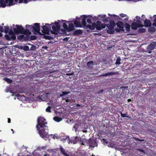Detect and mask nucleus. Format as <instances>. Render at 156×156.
<instances>
[{
  "label": "nucleus",
  "mask_w": 156,
  "mask_h": 156,
  "mask_svg": "<svg viewBox=\"0 0 156 156\" xmlns=\"http://www.w3.org/2000/svg\"><path fill=\"white\" fill-rule=\"evenodd\" d=\"M68 94V93L66 91H63L62 92V95H66L67 94Z\"/></svg>",
  "instance_id": "obj_59"
},
{
  "label": "nucleus",
  "mask_w": 156,
  "mask_h": 156,
  "mask_svg": "<svg viewBox=\"0 0 156 156\" xmlns=\"http://www.w3.org/2000/svg\"><path fill=\"white\" fill-rule=\"evenodd\" d=\"M51 24L52 25V28L53 30H51V33L53 34H57V32L59 31L61 28L58 23L56 22L52 23Z\"/></svg>",
  "instance_id": "obj_2"
},
{
  "label": "nucleus",
  "mask_w": 156,
  "mask_h": 156,
  "mask_svg": "<svg viewBox=\"0 0 156 156\" xmlns=\"http://www.w3.org/2000/svg\"><path fill=\"white\" fill-rule=\"evenodd\" d=\"M60 150L61 153L65 156H69V155L66 153L65 152V150L63 149L62 147H61L60 148Z\"/></svg>",
  "instance_id": "obj_23"
},
{
  "label": "nucleus",
  "mask_w": 156,
  "mask_h": 156,
  "mask_svg": "<svg viewBox=\"0 0 156 156\" xmlns=\"http://www.w3.org/2000/svg\"><path fill=\"white\" fill-rule=\"evenodd\" d=\"M91 17L90 16H87L85 15H83L79 19V20L80 21L81 20V24L84 27H86V20L87 19L88 17Z\"/></svg>",
  "instance_id": "obj_9"
},
{
  "label": "nucleus",
  "mask_w": 156,
  "mask_h": 156,
  "mask_svg": "<svg viewBox=\"0 0 156 156\" xmlns=\"http://www.w3.org/2000/svg\"><path fill=\"white\" fill-rule=\"evenodd\" d=\"M128 19L127 18H126L125 19H124V22H128Z\"/></svg>",
  "instance_id": "obj_58"
},
{
  "label": "nucleus",
  "mask_w": 156,
  "mask_h": 156,
  "mask_svg": "<svg viewBox=\"0 0 156 156\" xmlns=\"http://www.w3.org/2000/svg\"><path fill=\"white\" fill-rule=\"evenodd\" d=\"M37 39V37L34 35L30 37V39L31 40H34Z\"/></svg>",
  "instance_id": "obj_40"
},
{
  "label": "nucleus",
  "mask_w": 156,
  "mask_h": 156,
  "mask_svg": "<svg viewBox=\"0 0 156 156\" xmlns=\"http://www.w3.org/2000/svg\"><path fill=\"white\" fill-rule=\"evenodd\" d=\"M51 24L46 23L45 25L42 26V32L44 34H49L51 30Z\"/></svg>",
  "instance_id": "obj_3"
},
{
  "label": "nucleus",
  "mask_w": 156,
  "mask_h": 156,
  "mask_svg": "<svg viewBox=\"0 0 156 156\" xmlns=\"http://www.w3.org/2000/svg\"><path fill=\"white\" fill-rule=\"evenodd\" d=\"M141 22L139 20H137L136 22H133L131 24L132 28L134 30H136L138 27H143L144 25L141 24Z\"/></svg>",
  "instance_id": "obj_4"
},
{
  "label": "nucleus",
  "mask_w": 156,
  "mask_h": 156,
  "mask_svg": "<svg viewBox=\"0 0 156 156\" xmlns=\"http://www.w3.org/2000/svg\"><path fill=\"white\" fill-rule=\"evenodd\" d=\"M10 35H12L14 34L12 30H10L8 32Z\"/></svg>",
  "instance_id": "obj_43"
},
{
  "label": "nucleus",
  "mask_w": 156,
  "mask_h": 156,
  "mask_svg": "<svg viewBox=\"0 0 156 156\" xmlns=\"http://www.w3.org/2000/svg\"><path fill=\"white\" fill-rule=\"evenodd\" d=\"M154 22L153 23L152 25L153 26L156 27V19L155 20H154Z\"/></svg>",
  "instance_id": "obj_54"
},
{
  "label": "nucleus",
  "mask_w": 156,
  "mask_h": 156,
  "mask_svg": "<svg viewBox=\"0 0 156 156\" xmlns=\"http://www.w3.org/2000/svg\"><path fill=\"white\" fill-rule=\"evenodd\" d=\"M87 23L89 24H91V21L90 19H88L87 20Z\"/></svg>",
  "instance_id": "obj_51"
},
{
  "label": "nucleus",
  "mask_w": 156,
  "mask_h": 156,
  "mask_svg": "<svg viewBox=\"0 0 156 156\" xmlns=\"http://www.w3.org/2000/svg\"><path fill=\"white\" fill-rule=\"evenodd\" d=\"M94 65V62L93 61L88 62L87 63V66L88 69H92L93 68V66Z\"/></svg>",
  "instance_id": "obj_13"
},
{
  "label": "nucleus",
  "mask_w": 156,
  "mask_h": 156,
  "mask_svg": "<svg viewBox=\"0 0 156 156\" xmlns=\"http://www.w3.org/2000/svg\"><path fill=\"white\" fill-rule=\"evenodd\" d=\"M145 29L143 28H140L139 29V30L140 32H144L145 31Z\"/></svg>",
  "instance_id": "obj_48"
},
{
  "label": "nucleus",
  "mask_w": 156,
  "mask_h": 156,
  "mask_svg": "<svg viewBox=\"0 0 156 156\" xmlns=\"http://www.w3.org/2000/svg\"><path fill=\"white\" fill-rule=\"evenodd\" d=\"M106 27L108 28L107 30V32L108 34H112L114 33L115 31L114 30V27H111L106 25Z\"/></svg>",
  "instance_id": "obj_10"
},
{
  "label": "nucleus",
  "mask_w": 156,
  "mask_h": 156,
  "mask_svg": "<svg viewBox=\"0 0 156 156\" xmlns=\"http://www.w3.org/2000/svg\"><path fill=\"white\" fill-rule=\"evenodd\" d=\"M5 37L6 38V40H11L10 37L8 34H6L5 36Z\"/></svg>",
  "instance_id": "obj_38"
},
{
  "label": "nucleus",
  "mask_w": 156,
  "mask_h": 156,
  "mask_svg": "<svg viewBox=\"0 0 156 156\" xmlns=\"http://www.w3.org/2000/svg\"><path fill=\"white\" fill-rule=\"evenodd\" d=\"M106 26V24H101V29H104L105 28Z\"/></svg>",
  "instance_id": "obj_45"
},
{
  "label": "nucleus",
  "mask_w": 156,
  "mask_h": 156,
  "mask_svg": "<svg viewBox=\"0 0 156 156\" xmlns=\"http://www.w3.org/2000/svg\"><path fill=\"white\" fill-rule=\"evenodd\" d=\"M5 71L3 68H0V77H3L5 75Z\"/></svg>",
  "instance_id": "obj_21"
},
{
  "label": "nucleus",
  "mask_w": 156,
  "mask_h": 156,
  "mask_svg": "<svg viewBox=\"0 0 156 156\" xmlns=\"http://www.w3.org/2000/svg\"><path fill=\"white\" fill-rule=\"evenodd\" d=\"M44 37L46 39H48L49 40H52L53 39L52 37L48 35H45L44 36Z\"/></svg>",
  "instance_id": "obj_31"
},
{
  "label": "nucleus",
  "mask_w": 156,
  "mask_h": 156,
  "mask_svg": "<svg viewBox=\"0 0 156 156\" xmlns=\"http://www.w3.org/2000/svg\"><path fill=\"white\" fill-rule=\"evenodd\" d=\"M24 37V35H19L17 37V39L18 40L21 41H23V38Z\"/></svg>",
  "instance_id": "obj_30"
},
{
  "label": "nucleus",
  "mask_w": 156,
  "mask_h": 156,
  "mask_svg": "<svg viewBox=\"0 0 156 156\" xmlns=\"http://www.w3.org/2000/svg\"><path fill=\"white\" fill-rule=\"evenodd\" d=\"M34 25L33 31L36 32L40 35H42V34L40 32V24L39 23H36L33 24Z\"/></svg>",
  "instance_id": "obj_7"
},
{
  "label": "nucleus",
  "mask_w": 156,
  "mask_h": 156,
  "mask_svg": "<svg viewBox=\"0 0 156 156\" xmlns=\"http://www.w3.org/2000/svg\"><path fill=\"white\" fill-rule=\"evenodd\" d=\"M26 28L28 29L29 30L33 31V29H34V26L32 25H26L25 26Z\"/></svg>",
  "instance_id": "obj_24"
},
{
  "label": "nucleus",
  "mask_w": 156,
  "mask_h": 156,
  "mask_svg": "<svg viewBox=\"0 0 156 156\" xmlns=\"http://www.w3.org/2000/svg\"><path fill=\"white\" fill-rule=\"evenodd\" d=\"M95 25V23H93L92 24V25H91L90 24L87 25V26L86 25V27L89 28L91 30H93L94 29V26Z\"/></svg>",
  "instance_id": "obj_19"
},
{
  "label": "nucleus",
  "mask_w": 156,
  "mask_h": 156,
  "mask_svg": "<svg viewBox=\"0 0 156 156\" xmlns=\"http://www.w3.org/2000/svg\"><path fill=\"white\" fill-rule=\"evenodd\" d=\"M74 23L76 27H82L80 22L79 20H75L74 21Z\"/></svg>",
  "instance_id": "obj_17"
},
{
  "label": "nucleus",
  "mask_w": 156,
  "mask_h": 156,
  "mask_svg": "<svg viewBox=\"0 0 156 156\" xmlns=\"http://www.w3.org/2000/svg\"><path fill=\"white\" fill-rule=\"evenodd\" d=\"M136 19H138V20H140V17L138 16H136Z\"/></svg>",
  "instance_id": "obj_64"
},
{
  "label": "nucleus",
  "mask_w": 156,
  "mask_h": 156,
  "mask_svg": "<svg viewBox=\"0 0 156 156\" xmlns=\"http://www.w3.org/2000/svg\"><path fill=\"white\" fill-rule=\"evenodd\" d=\"M118 72H109L108 73H105L104 74H103L101 75V76H107L109 75H117L118 74Z\"/></svg>",
  "instance_id": "obj_15"
},
{
  "label": "nucleus",
  "mask_w": 156,
  "mask_h": 156,
  "mask_svg": "<svg viewBox=\"0 0 156 156\" xmlns=\"http://www.w3.org/2000/svg\"><path fill=\"white\" fill-rule=\"evenodd\" d=\"M0 31L1 32H3L4 31L3 28L1 26H0Z\"/></svg>",
  "instance_id": "obj_52"
},
{
  "label": "nucleus",
  "mask_w": 156,
  "mask_h": 156,
  "mask_svg": "<svg viewBox=\"0 0 156 156\" xmlns=\"http://www.w3.org/2000/svg\"><path fill=\"white\" fill-rule=\"evenodd\" d=\"M31 34V32L28 29L26 28V30H24V29L23 34H24L25 35H30Z\"/></svg>",
  "instance_id": "obj_25"
},
{
  "label": "nucleus",
  "mask_w": 156,
  "mask_h": 156,
  "mask_svg": "<svg viewBox=\"0 0 156 156\" xmlns=\"http://www.w3.org/2000/svg\"><path fill=\"white\" fill-rule=\"evenodd\" d=\"M14 0H5V2L6 4L8 3V5H7V6H11L12 5H14V4L13 3ZM18 0H14L15 2H18Z\"/></svg>",
  "instance_id": "obj_14"
},
{
  "label": "nucleus",
  "mask_w": 156,
  "mask_h": 156,
  "mask_svg": "<svg viewBox=\"0 0 156 156\" xmlns=\"http://www.w3.org/2000/svg\"><path fill=\"white\" fill-rule=\"evenodd\" d=\"M35 48H36L35 46L34 45H33V46H32L31 47L30 49L31 50H34L35 49Z\"/></svg>",
  "instance_id": "obj_56"
},
{
  "label": "nucleus",
  "mask_w": 156,
  "mask_h": 156,
  "mask_svg": "<svg viewBox=\"0 0 156 156\" xmlns=\"http://www.w3.org/2000/svg\"><path fill=\"white\" fill-rule=\"evenodd\" d=\"M62 27L67 31L68 29V27L66 23H64L62 25Z\"/></svg>",
  "instance_id": "obj_36"
},
{
  "label": "nucleus",
  "mask_w": 156,
  "mask_h": 156,
  "mask_svg": "<svg viewBox=\"0 0 156 156\" xmlns=\"http://www.w3.org/2000/svg\"><path fill=\"white\" fill-rule=\"evenodd\" d=\"M125 15L123 14H120V16L122 17H123L125 16Z\"/></svg>",
  "instance_id": "obj_61"
},
{
  "label": "nucleus",
  "mask_w": 156,
  "mask_h": 156,
  "mask_svg": "<svg viewBox=\"0 0 156 156\" xmlns=\"http://www.w3.org/2000/svg\"><path fill=\"white\" fill-rule=\"evenodd\" d=\"M115 30L116 31H117V32H119L121 30V29H118V28H117L115 29Z\"/></svg>",
  "instance_id": "obj_60"
},
{
  "label": "nucleus",
  "mask_w": 156,
  "mask_h": 156,
  "mask_svg": "<svg viewBox=\"0 0 156 156\" xmlns=\"http://www.w3.org/2000/svg\"><path fill=\"white\" fill-rule=\"evenodd\" d=\"M4 80H5L6 81L9 83H11L12 81L11 80L9 79L8 78H5Z\"/></svg>",
  "instance_id": "obj_41"
},
{
  "label": "nucleus",
  "mask_w": 156,
  "mask_h": 156,
  "mask_svg": "<svg viewBox=\"0 0 156 156\" xmlns=\"http://www.w3.org/2000/svg\"><path fill=\"white\" fill-rule=\"evenodd\" d=\"M102 139L105 144H108V142L106 139L105 138H102Z\"/></svg>",
  "instance_id": "obj_47"
},
{
  "label": "nucleus",
  "mask_w": 156,
  "mask_h": 156,
  "mask_svg": "<svg viewBox=\"0 0 156 156\" xmlns=\"http://www.w3.org/2000/svg\"><path fill=\"white\" fill-rule=\"evenodd\" d=\"M87 144L90 147H94L98 146V144L95 140L90 138L87 141Z\"/></svg>",
  "instance_id": "obj_6"
},
{
  "label": "nucleus",
  "mask_w": 156,
  "mask_h": 156,
  "mask_svg": "<svg viewBox=\"0 0 156 156\" xmlns=\"http://www.w3.org/2000/svg\"><path fill=\"white\" fill-rule=\"evenodd\" d=\"M103 92V90L101 89L100 90H99L97 92V93L98 94H99L101 93H102Z\"/></svg>",
  "instance_id": "obj_55"
},
{
  "label": "nucleus",
  "mask_w": 156,
  "mask_h": 156,
  "mask_svg": "<svg viewBox=\"0 0 156 156\" xmlns=\"http://www.w3.org/2000/svg\"><path fill=\"white\" fill-rule=\"evenodd\" d=\"M7 4L5 2V0H0V5L2 8L6 7Z\"/></svg>",
  "instance_id": "obj_22"
},
{
  "label": "nucleus",
  "mask_w": 156,
  "mask_h": 156,
  "mask_svg": "<svg viewBox=\"0 0 156 156\" xmlns=\"http://www.w3.org/2000/svg\"><path fill=\"white\" fill-rule=\"evenodd\" d=\"M31 0H19V3L23 2L25 3H27L28 2L30 1Z\"/></svg>",
  "instance_id": "obj_32"
},
{
  "label": "nucleus",
  "mask_w": 156,
  "mask_h": 156,
  "mask_svg": "<svg viewBox=\"0 0 156 156\" xmlns=\"http://www.w3.org/2000/svg\"><path fill=\"white\" fill-rule=\"evenodd\" d=\"M121 58L120 57H119L116 60V62H115V64L116 65H119L121 64L120 62Z\"/></svg>",
  "instance_id": "obj_34"
},
{
  "label": "nucleus",
  "mask_w": 156,
  "mask_h": 156,
  "mask_svg": "<svg viewBox=\"0 0 156 156\" xmlns=\"http://www.w3.org/2000/svg\"><path fill=\"white\" fill-rule=\"evenodd\" d=\"M16 28H14L13 29V31L16 34H18L20 33L23 34L24 28L22 26L16 25Z\"/></svg>",
  "instance_id": "obj_5"
},
{
  "label": "nucleus",
  "mask_w": 156,
  "mask_h": 156,
  "mask_svg": "<svg viewBox=\"0 0 156 156\" xmlns=\"http://www.w3.org/2000/svg\"><path fill=\"white\" fill-rule=\"evenodd\" d=\"M8 122L9 123L11 122V119L9 118H8Z\"/></svg>",
  "instance_id": "obj_62"
},
{
  "label": "nucleus",
  "mask_w": 156,
  "mask_h": 156,
  "mask_svg": "<svg viewBox=\"0 0 156 156\" xmlns=\"http://www.w3.org/2000/svg\"><path fill=\"white\" fill-rule=\"evenodd\" d=\"M106 16L105 15H104L103 16H101L102 18H106Z\"/></svg>",
  "instance_id": "obj_63"
},
{
  "label": "nucleus",
  "mask_w": 156,
  "mask_h": 156,
  "mask_svg": "<svg viewBox=\"0 0 156 156\" xmlns=\"http://www.w3.org/2000/svg\"><path fill=\"white\" fill-rule=\"evenodd\" d=\"M101 23L98 21L96 23H95V25L94 26V29L96 28L97 30H101Z\"/></svg>",
  "instance_id": "obj_11"
},
{
  "label": "nucleus",
  "mask_w": 156,
  "mask_h": 156,
  "mask_svg": "<svg viewBox=\"0 0 156 156\" xmlns=\"http://www.w3.org/2000/svg\"><path fill=\"white\" fill-rule=\"evenodd\" d=\"M30 39V37L29 36H27V35L26 36H25L24 35V37L23 38V41H27Z\"/></svg>",
  "instance_id": "obj_37"
},
{
  "label": "nucleus",
  "mask_w": 156,
  "mask_h": 156,
  "mask_svg": "<svg viewBox=\"0 0 156 156\" xmlns=\"http://www.w3.org/2000/svg\"><path fill=\"white\" fill-rule=\"evenodd\" d=\"M16 36L14 34L12 35L11 37H10L11 40H15L16 39Z\"/></svg>",
  "instance_id": "obj_39"
},
{
  "label": "nucleus",
  "mask_w": 156,
  "mask_h": 156,
  "mask_svg": "<svg viewBox=\"0 0 156 156\" xmlns=\"http://www.w3.org/2000/svg\"><path fill=\"white\" fill-rule=\"evenodd\" d=\"M82 33L83 32L82 30L79 29L75 30L73 33V34L75 35H76L78 34H82Z\"/></svg>",
  "instance_id": "obj_26"
},
{
  "label": "nucleus",
  "mask_w": 156,
  "mask_h": 156,
  "mask_svg": "<svg viewBox=\"0 0 156 156\" xmlns=\"http://www.w3.org/2000/svg\"><path fill=\"white\" fill-rule=\"evenodd\" d=\"M109 24H106L107 25L110 26L111 27H114L116 26V23L115 21L113 20H111L109 21Z\"/></svg>",
  "instance_id": "obj_20"
},
{
  "label": "nucleus",
  "mask_w": 156,
  "mask_h": 156,
  "mask_svg": "<svg viewBox=\"0 0 156 156\" xmlns=\"http://www.w3.org/2000/svg\"><path fill=\"white\" fill-rule=\"evenodd\" d=\"M50 135L51 136H52L53 138L54 139H55L57 137V136L55 135H53L52 134H51Z\"/></svg>",
  "instance_id": "obj_57"
},
{
  "label": "nucleus",
  "mask_w": 156,
  "mask_h": 156,
  "mask_svg": "<svg viewBox=\"0 0 156 156\" xmlns=\"http://www.w3.org/2000/svg\"><path fill=\"white\" fill-rule=\"evenodd\" d=\"M4 27V31L6 34L8 33L9 29V26H5Z\"/></svg>",
  "instance_id": "obj_29"
},
{
  "label": "nucleus",
  "mask_w": 156,
  "mask_h": 156,
  "mask_svg": "<svg viewBox=\"0 0 156 156\" xmlns=\"http://www.w3.org/2000/svg\"><path fill=\"white\" fill-rule=\"evenodd\" d=\"M120 114L121 115V116L122 117H127V118H129V116L128 115H127V113H122V112H120Z\"/></svg>",
  "instance_id": "obj_33"
},
{
  "label": "nucleus",
  "mask_w": 156,
  "mask_h": 156,
  "mask_svg": "<svg viewBox=\"0 0 156 156\" xmlns=\"http://www.w3.org/2000/svg\"><path fill=\"white\" fill-rule=\"evenodd\" d=\"M108 15L109 16H111V17L112 18H115L116 17H118V16H116V15H111V14H108Z\"/></svg>",
  "instance_id": "obj_49"
},
{
  "label": "nucleus",
  "mask_w": 156,
  "mask_h": 156,
  "mask_svg": "<svg viewBox=\"0 0 156 156\" xmlns=\"http://www.w3.org/2000/svg\"><path fill=\"white\" fill-rule=\"evenodd\" d=\"M134 140H135V141H144V140H141V139H139V138H136V137H134Z\"/></svg>",
  "instance_id": "obj_44"
},
{
  "label": "nucleus",
  "mask_w": 156,
  "mask_h": 156,
  "mask_svg": "<svg viewBox=\"0 0 156 156\" xmlns=\"http://www.w3.org/2000/svg\"><path fill=\"white\" fill-rule=\"evenodd\" d=\"M148 30L149 31L152 32H154L156 30V29L155 27L151 26L148 28Z\"/></svg>",
  "instance_id": "obj_28"
},
{
  "label": "nucleus",
  "mask_w": 156,
  "mask_h": 156,
  "mask_svg": "<svg viewBox=\"0 0 156 156\" xmlns=\"http://www.w3.org/2000/svg\"><path fill=\"white\" fill-rule=\"evenodd\" d=\"M102 21L104 23H107L108 22V20L107 18L104 19L102 20Z\"/></svg>",
  "instance_id": "obj_50"
},
{
  "label": "nucleus",
  "mask_w": 156,
  "mask_h": 156,
  "mask_svg": "<svg viewBox=\"0 0 156 156\" xmlns=\"http://www.w3.org/2000/svg\"><path fill=\"white\" fill-rule=\"evenodd\" d=\"M51 107L50 106H48L46 109V111L48 112H51Z\"/></svg>",
  "instance_id": "obj_35"
},
{
  "label": "nucleus",
  "mask_w": 156,
  "mask_h": 156,
  "mask_svg": "<svg viewBox=\"0 0 156 156\" xmlns=\"http://www.w3.org/2000/svg\"><path fill=\"white\" fill-rule=\"evenodd\" d=\"M116 25L118 27L121 29V30H123V23L122 22L119 21L117 23Z\"/></svg>",
  "instance_id": "obj_16"
},
{
  "label": "nucleus",
  "mask_w": 156,
  "mask_h": 156,
  "mask_svg": "<svg viewBox=\"0 0 156 156\" xmlns=\"http://www.w3.org/2000/svg\"><path fill=\"white\" fill-rule=\"evenodd\" d=\"M144 24L145 25L144 26L146 27H149L151 26V23L150 20H149L146 19L144 21Z\"/></svg>",
  "instance_id": "obj_12"
},
{
  "label": "nucleus",
  "mask_w": 156,
  "mask_h": 156,
  "mask_svg": "<svg viewBox=\"0 0 156 156\" xmlns=\"http://www.w3.org/2000/svg\"><path fill=\"white\" fill-rule=\"evenodd\" d=\"M126 28L128 30H129L130 29V25L128 23H126Z\"/></svg>",
  "instance_id": "obj_42"
},
{
  "label": "nucleus",
  "mask_w": 156,
  "mask_h": 156,
  "mask_svg": "<svg viewBox=\"0 0 156 156\" xmlns=\"http://www.w3.org/2000/svg\"><path fill=\"white\" fill-rule=\"evenodd\" d=\"M156 48V42H153L149 44L147 47V49L149 51L148 53H151V51Z\"/></svg>",
  "instance_id": "obj_8"
},
{
  "label": "nucleus",
  "mask_w": 156,
  "mask_h": 156,
  "mask_svg": "<svg viewBox=\"0 0 156 156\" xmlns=\"http://www.w3.org/2000/svg\"><path fill=\"white\" fill-rule=\"evenodd\" d=\"M73 74V72H71V73H67L66 74V75H68V76H71V75H72Z\"/></svg>",
  "instance_id": "obj_53"
},
{
  "label": "nucleus",
  "mask_w": 156,
  "mask_h": 156,
  "mask_svg": "<svg viewBox=\"0 0 156 156\" xmlns=\"http://www.w3.org/2000/svg\"><path fill=\"white\" fill-rule=\"evenodd\" d=\"M74 29V26L72 23H70L68 27L67 31L70 32L73 30Z\"/></svg>",
  "instance_id": "obj_18"
},
{
  "label": "nucleus",
  "mask_w": 156,
  "mask_h": 156,
  "mask_svg": "<svg viewBox=\"0 0 156 156\" xmlns=\"http://www.w3.org/2000/svg\"><path fill=\"white\" fill-rule=\"evenodd\" d=\"M23 49L25 51H28L29 49V47L27 45L25 46L24 47Z\"/></svg>",
  "instance_id": "obj_46"
},
{
  "label": "nucleus",
  "mask_w": 156,
  "mask_h": 156,
  "mask_svg": "<svg viewBox=\"0 0 156 156\" xmlns=\"http://www.w3.org/2000/svg\"><path fill=\"white\" fill-rule=\"evenodd\" d=\"M53 120L56 122H58L62 121V119L60 117H59L58 116L54 117L53 118Z\"/></svg>",
  "instance_id": "obj_27"
},
{
  "label": "nucleus",
  "mask_w": 156,
  "mask_h": 156,
  "mask_svg": "<svg viewBox=\"0 0 156 156\" xmlns=\"http://www.w3.org/2000/svg\"><path fill=\"white\" fill-rule=\"evenodd\" d=\"M37 122L36 128L40 136L43 138L48 137V127L46 125L47 123L46 119L44 117H39L37 119Z\"/></svg>",
  "instance_id": "obj_1"
}]
</instances>
